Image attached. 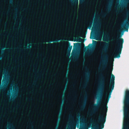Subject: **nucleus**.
Segmentation results:
<instances>
[{
  "instance_id": "72a5a7b5",
  "label": "nucleus",
  "mask_w": 129,
  "mask_h": 129,
  "mask_svg": "<svg viewBox=\"0 0 129 129\" xmlns=\"http://www.w3.org/2000/svg\"><path fill=\"white\" fill-rule=\"evenodd\" d=\"M10 95H11L10 94H9V96H10Z\"/></svg>"
},
{
  "instance_id": "423d86ee",
  "label": "nucleus",
  "mask_w": 129,
  "mask_h": 129,
  "mask_svg": "<svg viewBox=\"0 0 129 129\" xmlns=\"http://www.w3.org/2000/svg\"><path fill=\"white\" fill-rule=\"evenodd\" d=\"M86 99H87V97H86V95L84 97V99L83 101V105L81 107V110L83 109L85 107Z\"/></svg>"
},
{
  "instance_id": "ddd939ff",
  "label": "nucleus",
  "mask_w": 129,
  "mask_h": 129,
  "mask_svg": "<svg viewBox=\"0 0 129 129\" xmlns=\"http://www.w3.org/2000/svg\"><path fill=\"white\" fill-rule=\"evenodd\" d=\"M129 14H128V10H127L126 11V12L125 13H124L123 14V16H125L126 15L127 16V17H128V16Z\"/></svg>"
},
{
  "instance_id": "c85d7f7f",
  "label": "nucleus",
  "mask_w": 129,
  "mask_h": 129,
  "mask_svg": "<svg viewBox=\"0 0 129 129\" xmlns=\"http://www.w3.org/2000/svg\"><path fill=\"white\" fill-rule=\"evenodd\" d=\"M28 48H29V47H29V46H28Z\"/></svg>"
},
{
  "instance_id": "cd10ccee",
  "label": "nucleus",
  "mask_w": 129,
  "mask_h": 129,
  "mask_svg": "<svg viewBox=\"0 0 129 129\" xmlns=\"http://www.w3.org/2000/svg\"><path fill=\"white\" fill-rule=\"evenodd\" d=\"M27 99H28L29 100H30V99L29 98H27Z\"/></svg>"
},
{
  "instance_id": "4be33fe9",
  "label": "nucleus",
  "mask_w": 129,
  "mask_h": 129,
  "mask_svg": "<svg viewBox=\"0 0 129 129\" xmlns=\"http://www.w3.org/2000/svg\"><path fill=\"white\" fill-rule=\"evenodd\" d=\"M75 44H80V43H76Z\"/></svg>"
},
{
  "instance_id": "0eeeda50",
  "label": "nucleus",
  "mask_w": 129,
  "mask_h": 129,
  "mask_svg": "<svg viewBox=\"0 0 129 129\" xmlns=\"http://www.w3.org/2000/svg\"><path fill=\"white\" fill-rule=\"evenodd\" d=\"M70 1L71 3H72L75 6H77L76 8H77L78 0H70Z\"/></svg>"
},
{
  "instance_id": "b1692460",
  "label": "nucleus",
  "mask_w": 129,
  "mask_h": 129,
  "mask_svg": "<svg viewBox=\"0 0 129 129\" xmlns=\"http://www.w3.org/2000/svg\"><path fill=\"white\" fill-rule=\"evenodd\" d=\"M103 40L104 41H105V40H104V37L103 38Z\"/></svg>"
},
{
  "instance_id": "393cba45",
  "label": "nucleus",
  "mask_w": 129,
  "mask_h": 129,
  "mask_svg": "<svg viewBox=\"0 0 129 129\" xmlns=\"http://www.w3.org/2000/svg\"><path fill=\"white\" fill-rule=\"evenodd\" d=\"M42 125H44V124L43 123H42Z\"/></svg>"
},
{
  "instance_id": "a211bd4d",
  "label": "nucleus",
  "mask_w": 129,
  "mask_h": 129,
  "mask_svg": "<svg viewBox=\"0 0 129 129\" xmlns=\"http://www.w3.org/2000/svg\"><path fill=\"white\" fill-rule=\"evenodd\" d=\"M80 116V114L79 113L78 114V115H77V117L78 118H79V117Z\"/></svg>"
},
{
  "instance_id": "1a4fd4ad",
  "label": "nucleus",
  "mask_w": 129,
  "mask_h": 129,
  "mask_svg": "<svg viewBox=\"0 0 129 129\" xmlns=\"http://www.w3.org/2000/svg\"><path fill=\"white\" fill-rule=\"evenodd\" d=\"M125 26V31H127L129 26V21L126 22Z\"/></svg>"
},
{
  "instance_id": "9d476101",
  "label": "nucleus",
  "mask_w": 129,
  "mask_h": 129,
  "mask_svg": "<svg viewBox=\"0 0 129 129\" xmlns=\"http://www.w3.org/2000/svg\"><path fill=\"white\" fill-rule=\"evenodd\" d=\"M96 21V19H95L94 20L93 23V27L94 28L96 27L97 26V22Z\"/></svg>"
},
{
  "instance_id": "f03ea898",
  "label": "nucleus",
  "mask_w": 129,
  "mask_h": 129,
  "mask_svg": "<svg viewBox=\"0 0 129 129\" xmlns=\"http://www.w3.org/2000/svg\"><path fill=\"white\" fill-rule=\"evenodd\" d=\"M106 113H103L100 115L97 119H91L87 122L86 126L91 129H103L106 122Z\"/></svg>"
},
{
  "instance_id": "f8f14e48",
  "label": "nucleus",
  "mask_w": 129,
  "mask_h": 129,
  "mask_svg": "<svg viewBox=\"0 0 129 129\" xmlns=\"http://www.w3.org/2000/svg\"><path fill=\"white\" fill-rule=\"evenodd\" d=\"M84 118L83 117H81L80 118V124L83 122V121H84Z\"/></svg>"
},
{
  "instance_id": "58836bf2",
  "label": "nucleus",
  "mask_w": 129,
  "mask_h": 129,
  "mask_svg": "<svg viewBox=\"0 0 129 129\" xmlns=\"http://www.w3.org/2000/svg\"><path fill=\"white\" fill-rule=\"evenodd\" d=\"M56 129H57V128Z\"/></svg>"
},
{
  "instance_id": "6e6552de",
  "label": "nucleus",
  "mask_w": 129,
  "mask_h": 129,
  "mask_svg": "<svg viewBox=\"0 0 129 129\" xmlns=\"http://www.w3.org/2000/svg\"><path fill=\"white\" fill-rule=\"evenodd\" d=\"M72 46H69L67 49V55L69 56L70 55V52L72 48Z\"/></svg>"
},
{
  "instance_id": "f257e3e1",
  "label": "nucleus",
  "mask_w": 129,
  "mask_h": 129,
  "mask_svg": "<svg viewBox=\"0 0 129 129\" xmlns=\"http://www.w3.org/2000/svg\"><path fill=\"white\" fill-rule=\"evenodd\" d=\"M101 46L102 52L103 54L102 58L101 70H104L106 69L107 73L105 74V76L106 78V81L108 82L109 81V78L110 75L111 77L109 84L108 85V88L107 91L105 94H111L114 87L115 76L112 73L113 69V67L111 69L109 67V69L107 68V64L108 63V57L107 54L108 49V43L106 42H103Z\"/></svg>"
},
{
  "instance_id": "c756f323",
  "label": "nucleus",
  "mask_w": 129,
  "mask_h": 129,
  "mask_svg": "<svg viewBox=\"0 0 129 129\" xmlns=\"http://www.w3.org/2000/svg\"><path fill=\"white\" fill-rule=\"evenodd\" d=\"M79 120H78V124L79 123Z\"/></svg>"
},
{
  "instance_id": "f704fd0d",
  "label": "nucleus",
  "mask_w": 129,
  "mask_h": 129,
  "mask_svg": "<svg viewBox=\"0 0 129 129\" xmlns=\"http://www.w3.org/2000/svg\"><path fill=\"white\" fill-rule=\"evenodd\" d=\"M119 1H118V2H119Z\"/></svg>"
},
{
  "instance_id": "4468645a",
  "label": "nucleus",
  "mask_w": 129,
  "mask_h": 129,
  "mask_svg": "<svg viewBox=\"0 0 129 129\" xmlns=\"http://www.w3.org/2000/svg\"><path fill=\"white\" fill-rule=\"evenodd\" d=\"M100 78L102 79H104V77L103 76L102 74H100Z\"/></svg>"
},
{
  "instance_id": "412c9836",
  "label": "nucleus",
  "mask_w": 129,
  "mask_h": 129,
  "mask_svg": "<svg viewBox=\"0 0 129 129\" xmlns=\"http://www.w3.org/2000/svg\"><path fill=\"white\" fill-rule=\"evenodd\" d=\"M50 45H53V44H52V43H50Z\"/></svg>"
},
{
  "instance_id": "7c9ffc66",
  "label": "nucleus",
  "mask_w": 129,
  "mask_h": 129,
  "mask_svg": "<svg viewBox=\"0 0 129 129\" xmlns=\"http://www.w3.org/2000/svg\"><path fill=\"white\" fill-rule=\"evenodd\" d=\"M68 43H69V45H70V43H69V42H68Z\"/></svg>"
},
{
  "instance_id": "2eb2a0df",
  "label": "nucleus",
  "mask_w": 129,
  "mask_h": 129,
  "mask_svg": "<svg viewBox=\"0 0 129 129\" xmlns=\"http://www.w3.org/2000/svg\"><path fill=\"white\" fill-rule=\"evenodd\" d=\"M89 4L90 5H91L93 4V3H92L91 2H90L89 3Z\"/></svg>"
},
{
  "instance_id": "6ab92c4d",
  "label": "nucleus",
  "mask_w": 129,
  "mask_h": 129,
  "mask_svg": "<svg viewBox=\"0 0 129 129\" xmlns=\"http://www.w3.org/2000/svg\"><path fill=\"white\" fill-rule=\"evenodd\" d=\"M69 117L70 118H72L73 117L71 115H69Z\"/></svg>"
},
{
  "instance_id": "e433bc0d",
  "label": "nucleus",
  "mask_w": 129,
  "mask_h": 129,
  "mask_svg": "<svg viewBox=\"0 0 129 129\" xmlns=\"http://www.w3.org/2000/svg\"><path fill=\"white\" fill-rule=\"evenodd\" d=\"M52 41H50V42H51Z\"/></svg>"
},
{
  "instance_id": "39448f33",
  "label": "nucleus",
  "mask_w": 129,
  "mask_h": 129,
  "mask_svg": "<svg viewBox=\"0 0 129 129\" xmlns=\"http://www.w3.org/2000/svg\"><path fill=\"white\" fill-rule=\"evenodd\" d=\"M89 72H86L85 73V80L86 81V82L85 83V84H83L82 88H85V87L86 85L87 82L88 81L89 79Z\"/></svg>"
},
{
  "instance_id": "a878e982",
  "label": "nucleus",
  "mask_w": 129,
  "mask_h": 129,
  "mask_svg": "<svg viewBox=\"0 0 129 129\" xmlns=\"http://www.w3.org/2000/svg\"><path fill=\"white\" fill-rule=\"evenodd\" d=\"M66 79H67V80L68 79V78L67 77H66Z\"/></svg>"
},
{
  "instance_id": "7ed1b4c3",
  "label": "nucleus",
  "mask_w": 129,
  "mask_h": 129,
  "mask_svg": "<svg viewBox=\"0 0 129 129\" xmlns=\"http://www.w3.org/2000/svg\"><path fill=\"white\" fill-rule=\"evenodd\" d=\"M121 36L118 34L116 37H114L111 39V40L112 41L116 40V43L117 44V46L115 48V53L112 54L115 58H119L120 57V55L121 53L124 42L123 39L120 38Z\"/></svg>"
},
{
  "instance_id": "f3484780",
  "label": "nucleus",
  "mask_w": 129,
  "mask_h": 129,
  "mask_svg": "<svg viewBox=\"0 0 129 129\" xmlns=\"http://www.w3.org/2000/svg\"><path fill=\"white\" fill-rule=\"evenodd\" d=\"M92 42L93 43H96L97 42V41H94V40H92Z\"/></svg>"
},
{
  "instance_id": "4c0bfd02",
  "label": "nucleus",
  "mask_w": 129,
  "mask_h": 129,
  "mask_svg": "<svg viewBox=\"0 0 129 129\" xmlns=\"http://www.w3.org/2000/svg\"><path fill=\"white\" fill-rule=\"evenodd\" d=\"M30 124H31L32 123H31V122H30Z\"/></svg>"
},
{
  "instance_id": "bb28decb",
  "label": "nucleus",
  "mask_w": 129,
  "mask_h": 129,
  "mask_svg": "<svg viewBox=\"0 0 129 129\" xmlns=\"http://www.w3.org/2000/svg\"><path fill=\"white\" fill-rule=\"evenodd\" d=\"M89 116H91V114H90V113L89 114Z\"/></svg>"
},
{
  "instance_id": "473e14b6",
  "label": "nucleus",
  "mask_w": 129,
  "mask_h": 129,
  "mask_svg": "<svg viewBox=\"0 0 129 129\" xmlns=\"http://www.w3.org/2000/svg\"><path fill=\"white\" fill-rule=\"evenodd\" d=\"M80 0H79L80 3Z\"/></svg>"
},
{
  "instance_id": "c9c22d12",
  "label": "nucleus",
  "mask_w": 129,
  "mask_h": 129,
  "mask_svg": "<svg viewBox=\"0 0 129 129\" xmlns=\"http://www.w3.org/2000/svg\"><path fill=\"white\" fill-rule=\"evenodd\" d=\"M81 39V40H83V39Z\"/></svg>"
},
{
  "instance_id": "9b49d317",
  "label": "nucleus",
  "mask_w": 129,
  "mask_h": 129,
  "mask_svg": "<svg viewBox=\"0 0 129 129\" xmlns=\"http://www.w3.org/2000/svg\"><path fill=\"white\" fill-rule=\"evenodd\" d=\"M93 22V20L90 21L89 22L88 25L89 28H90L92 26V24Z\"/></svg>"
},
{
  "instance_id": "dca6fc26",
  "label": "nucleus",
  "mask_w": 129,
  "mask_h": 129,
  "mask_svg": "<svg viewBox=\"0 0 129 129\" xmlns=\"http://www.w3.org/2000/svg\"><path fill=\"white\" fill-rule=\"evenodd\" d=\"M90 46V48L91 47V44H89L87 46V47H88L89 46Z\"/></svg>"
},
{
  "instance_id": "aec40b11",
  "label": "nucleus",
  "mask_w": 129,
  "mask_h": 129,
  "mask_svg": "<svg viewBox=\"0 0 129 129\" xmlns=\"http://www.w3.org/2000/svg\"><path fill=\"white\" fill-rule=\"evenodd\" d=\"M107 9L108 10H109L110 9V7H108L107 8Z\"/></svg>"
},
{
  "instance_id": "5701e85b",
  "label": "nucleus",
  "mask_w": 129,
  "mask_h": 129,
  "mask_svg": "<svg viewBox=\"0 0 129 129\" xmlns=\"http://www.w3.org/2000/svg\"><path fill=\"white\" fill-rule=\"evenodd\" d=\"M58 41V40H56L55 41H55V42H57Z\"/></svg>"
},
{
  "instance_id": "2f4dec72",
  "label": "nucleus",
  "mask_w": 129,
  "mask_h": 129,
  "mask_svg": "<svg viewBox=\"0 0 129 129\" xmlns=\"http://www.w3.org/2000/svg\"><path fill=\"white\" fill-rule=\"evenodd\" d=\"M85 93L86 94V92H85Z\"/></svg>"
},
{
  "instance_id": "20e7f679",
  "label": "nucleus",
  "mask_w": 129,
  "mask_h": 129,
  "mask_svg": "<svg viewBox=\"0 0 129 129\" xmlns=\"http://www.w3.org/2000/svg\"><path fill=\"white\" fill-rule=\"evenodd\" d=\"M104 88L103 85L101 84L100 88L99 90V99L98 102V104H93L92 106V112L94 113L98 111V109L100 106L101 103L102 97L103 93Z\"/></svg>"
}]
</instances>
